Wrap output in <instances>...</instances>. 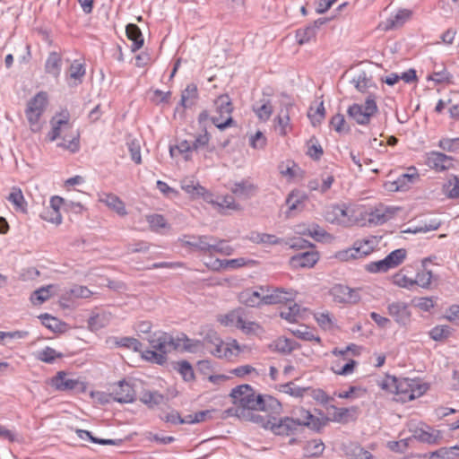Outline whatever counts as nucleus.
<instances>
[{"label": "nucleus", "mask_w": 459, "mask_h": 459, "mask_svg": "<svg viewBox=\"0 0 459 459\" xmlns=\"http://www.w3.org/2000/svg\"><path fill=\"white\" fill-rule=\"evenodd\" d=\"M50 125L51 130L48 134L49 141L54 142L60 139L61 141L57 143L58 147L73 153L79 151L80 134L70 122V114L67 110L55 115L50 120Z\"/></svg>", "instance_id": "nucleus-1"}, {"label": "nucleus", "mask_w": 459, "mask_h": 459, "mask_svg": "<svg viewBox=\"0 0 459 459\" xmlns=\"http://www.w3.org/2000/svg\"><path fill=\"white\" fill-rule=\"evenodd\" d=\"M147 341L152 350L144 351L142 356L144 359L159 365L166 362L168 352L180 346L172 335L161 331L150 333Z\"/></svg>", "instance_id": "nucleus-2"}, {"label": "nucleus", "mask_w": 459, "mask_h": 459, "mask_svg": "<svg viewBox=\"0 0 459 459\" xmlns=\"http://www.w3.org/2000/svg\"><path fill=\"white\" fill-rule=\"evenodd\" d=\"M232 112L233 105L229 95H221L214 100V114L211 120L219 130L223 131L227 127L236 126Z\"/></svg>", "instance_id": "nucleus-3"}, {"label": "nucleus", "mask_w": 459, "mask_h": 459, "mask_svg": "<svg viewBox=\"0 0 459 459\" xmlns=\"http://www.w3.org/2000/svg\"><path fill=\"white\" fill-rule=\"evenodd\" d=\"M48 103V95L46 91L38 92L28 101L25 115L32 132L38 133L41 130L40 117L43 115Z\"/></svg>", "instance_id": "nucleus-4"}, {"label": "nucleus", "mask_w": 459, "mask_h": 459, "mask_svg": "<svg viewBox=\"0 0 459 459\" xmlns=\"http://www.w3.org/2000/svg\"><path fill=\"white\" fill-rule=\"evenodd\" d=\"M262 395L253 392L248 397L241 398V403L229 411L233 412L238 418L259 423L263 417L255 413L261 408Z\"/></svg>", "instance_id": "nucleus-5"}, {"label": "nucleus", "mask_w": 459, "mask_h": 459, "mask_svg": "<svg viewBox=\"0 0 459 459\" xmlns=\"http://www.w3.org/2000/svg\"><path fill=\"white\" fill-rule=\"evenodd\" d=\"M392 383L395 385V393L402 402L414 400L424 394L428 390V385L421 383L419 379L392 378Z\"/></svg>", "instance_id": "nucleus-6"}, {"label": "nucleus", "mask_w": 459, "mask_h": 459, "mask_svg": "<svg viewBox=\"0 0 459 459\" xmlns=\"http://www.w3.org/2000/svg\"><path fill=\"white\" fill-rule=\"evenodd\" d=\"M376 96L368 94L364 104H352L348 108L349 117L359 125H368L371 117L377 112Z\"/></svg>", "instance_id": "nucleus-7"}, {"label": "nucleus", "mask_w": 459, "mask_h": 459, "mask_svg": "<svg viewBox=\"0 0 459 459\" xmlns=\"http://www.w3.org/2000/svg\"><path fill=\"white\" fill-rule=\"evenodd\" d=\"M259 423L263 424L265 429L272 430L275 435L289 436L297 430V422L292 417H285L280 420L275 418L267 420L262 419Z\"/></svg>", "instance_id": "nucleus-8"}, {"label": "nucleus", "mask_w": 459, "mask_h": 459, "mask_svg": "<svg viewBox=\"0 0 459 459\" xmlns=\"http://www.w3.org/2000/svg\"><path fill=\"white\" fill-rule=\"evenodd\" d=\"M388 315L401 326H406L411 322V312L409 305L403 301H394L387 305Z\"/></svg>", "instance_id": "nucleus-9"}, {"label": "nucleus", "mask_w": 459, "mask_h": 459, "mask_svg": "<svg viewBox=\"0 0 459 459\" xmlns=\"http://www.w3.org/2000/svg\"><path fill=\"white\" fill-rule=\"evenodd\" d=\"M330 293L338 303L356 304L360 299L359 290L346 285L336 284L331 289Z\"/></svg>", "instance_id": "nucleus-10"}, {"label": "nucleus", "mask_w": 459, "mask_h": 459, "mask_svg": "<svg viewBox=\"0 0 459 459\" xmlns=\"http://www.w3.org/2000/svg\"><path fill=\"white\" fill-rule=\"evenodd\" d=\"M325 219L328 222L347 226L351 220L343 205H331L325 212Z\"/></svg>", "instance_id": "nucleus-11"}, {"label": "nucleus", "mask_w": 459, "mask_h": 459, "mask_svg": "<svg viewBox=\"0 0 459 459\" xmlns=\"http://www.w3.org/2000/svg\"><path fill=\"white\" fill-rule=\"evenodd\" d=\"M111 395L116 402L128 403L134 401L135 394L133 386L122 380L112 386Z\"/></svg>", "instance_id": "nucleus-12"}, {"label": "nucleus", "mask_w": 459, "mask_h": 459, "mask_svg": "<svg viewBox=\"0 0 459 459\" xmlns=\"http://www.w3.org/2000/svg\"><path fill=\"white\" fill-rule=\"evenodd\" d=\"M294 299V293L287 291L282 289H265L264 287V304L273 305L286 302H292Z\"/></svg>", "instance_id": "nucleus-13"}, {"label": "nucleus", "mask_w": 459, "mask_h": 459, "mask_svg": "<svg viewBox=\"0 0 459 459\" xmlns=\"http://www.w3.org/2000/svg\"><path fill=\"white\" fill-rule=\"evenodd\" d=\"M240 303L251 307H260L264 304V287L260 286L256 289H246L238 294Z\"/></svg>", "instance_id": "nucleus-14"}, {"label": "nucleus", "mask_w": 459, "mask_h": 459, "mask_svg": "<svg viewBox=\"0 0 459 459\" xmlns=\"http://www.w3.org/2000/svg\"><path fill=\"white\" fill-rule=\"evenodd\" d=\"M397 209L380 204L368 213V222L374 225H382L391 220Z\"/></svg>", "instance_id": "nucleus-15"}, {"label": "nucleus", "mask_w": 459, "mask_h": 459, "mask_svg": "<svg viewBox=\"0 0 459 459\" xmlns=\"http://www.w3.org/2000/svg\"><path fill=\"white\" fill-rule=\"evenodd\" d=\"M209 349L215 357L220 359L230 358L239 351V346L235 340L230 343H226L221 339V343H214Z\"/></svg>", "instance_id": "nucleus-16"}, {"label": "nucleus", "mask_w": 459, "mask_h": 459, "mask_svg": "<svg viewBox=\"0 0 459 459\" xmlns=\"http://www.w3.org/2000/svg\"><path fill=\"white\" fill-rule=\"evenodd\" d=\"M318 259L317 252L307 251L292 256L290 264L294 268H311L316 264Z\"/></svg>", "instance_id": "nucleus-17"}, {"label": "nucleus", "mask_w": 459, "mask_h": 459, "mask_svg": "<svg viewBox=\"0 0 459 459\" xmlns=\"http://www.w3.org/2000/svg\"><path fill=\"white\" fill-rule=\"evenodd\" d=\"M354 348H356V345L351 344V345L347 346L344 350H340L338 348H334L332 351L333 355H334L336 357H341V358H342V360L345 361L344 365H342V367L341 368V369L339 371L340 376H347V375L353 373L354 368L357 365V361H355L352 359H347L346 355H347L348 351H352Z\"/></svg>", "instance_id": "nucleus-18"}, {"label": "nucleus", "mask_w": 459, "mask_h": 459, "mask_svg": "<svg viewBox=\"0 0 459 459\" xmlns=\"http://www.w3.org/2000/svg\"><path fill=\"white\" fill-rule=\"evenodd\" d=\"M245 316L246 315L243 308H237L230 311L225 315L219 316L217 320L221 325L224 326L236 327L239 329L240 325L243 324Z\"/></svg>", "instance_id": "nucleus-19"}, {"label": "nucleus", "mask_w": 459, "mask_h": 459, "mask_svg": "<svg viewBox=\"0 0 459 459\" xmlns=\"http://www.w3.org/2000/svg\"><path fill=\"white\" fill-rule=\"evenodd\" d=\"M209 235L201 236H183L179 238L178 241L184 247H189L193 251L205 252L207 241H209Z\"/></svg>", "instance_id": "nucleus-20"}, {"label": "nucleus", "mask_w": 459, "mask_h": 459, "mask_svg": "<svg viewBox=\"0 0 459 459\" xmlns=\"http://www.w3.org/2000/svg\"><path fill=\"white\" fill-rule=\"evenodd\" d=\"M99 201L105 204L109 209L115 211L120 216H125L127 213L124 202L114 194L102 193L100 195Z\"/></svg>", "instance_id": "nucleus-21"}, {"label": "nucleus", "mask_w": 459, "mask_h": 459, "mask_svg": "<svg viewBox=\"0 0 459 459\" xmlns=\"http://www.w3.org/2000/svg\"><path fill=\"white\" fill-rule=\"evenodd\" d=\"M79 384L77 379L68 377V374L59 371L52 377L51 385L59 391H68L74 389Z\"/></svg>", "instance_id": "nucleus-22"}, {"label": "nucleus", "mask_w": 459, "mask_h": 459, "mask_svg": "<svg viewBox=\"0 0 459 459\" xmlns=\"http://www.w3.org/2000/svg\"><path fill=\"white\" fill-rule=\"evenodd\" d=\"M112 315L107 311L93 313L88 319V328L91 332H97L109 325Z\"/></svg>", "instance_id": "nucleus-23"}, {"label": "nucleus", "mask_w": 459, "mask_h": 459, "mask_svg": "<svg viewBox=\"0 0 459 459\" xmlns=\"http://www.w3.org/2000/svg\"><path fill=\"white\" fill-rule=\"evenodd\" d=\"M292 415V418H294V420L297 422V427L303 425L310 428H316L317 426V419L315 418L309 411H307L303 407H297L293 409Z\"/></svg>", "instance_id": "nucleus-24"}, {"label": "nucleus", "mask_w": 459, "mask_h": 459, "mask_svg": "<svg viewBox=\"0 0 459 459\" xmlns=\"http://www.w3.org/2000/svg\"><path fill=\"white\" fill-rule=\"evenodd\" d=\"M428 164L437 170H445L452 167L453 159L444 153L434 152L428 157Z\"/></svg>", "instance_id": "nucleus-25"}, {"label": "nucleus", "mask_w": 459, "mask_h": 459, "mask_svg": "<svg viewBox=\"0 0 459 459\" xmlns=\"http://www.w3.org/2000/svg\"><path fill=\"white\" fill-rule=\"evenodd\" d=\"M6 199L13 204L16 212H27V202L20 187H12Z\"/></svg>", "instance_id": "nucleus-26"}, {"label": "nucleus", "mask_w": 459, "mask_h": 459, "mask_svg": "<svg viewBox=\"0 0 459 459\" xmlns=\"http://www.w3.org/2000/svg\"><path fill=\"white\" fill-rule=\"evenodd\" d=\"M62 57L57 52H50L45 64V72L55 78H58L61 73Z\"/></svg>", "instance_id": "nucleus-27"}, {"label": "nucleus", "mask_w": 459, "mask_h": 459, "mask_svg": "<svg viewBox=\"0 0 459 459\" xmlns=\"http://www.w3.org/2000/svg\"><path fill=\"white\" fill-rule=\"evenodd\" d=\"M290 108H291V106L281 108L275 118V128L279 131V134L281 136H285L291 130L289 111Z\"/></svg>", "instance_id": "nucleus-28"}, {"label": "nucleus", "mask_w": 459, "mask_h": 459, "mask_svg": "<svg viewBox=\"0 0 459 459\" xmlns=\"http://www.w3.org/2000/svg\"><path fill=\"white\" fill-rule=\"evenodd\" d=\"M333 409L334 410V412L333 413V420L341 423H347L349 421L355 420L359 412L357 407L337 408L333 406Z\"/></svg>", "instance_id": "nucleus-29"}, {"label": "nucleus", "mask_w": 459, "mask_h": 459, "mask_svg": "<svg viewBox=\"0 0 459 459\" xmlns=\"http://www.w3.org/2000/svg\"><path fill=\"white\" fill-rule=\"evenodd\" d=\"M324 22L321 20H317L313 24L308 25L304 29L298 30L296 33L298 43L299 45H303L309 42L311 39H315L316 30Z\"/></svg>", "instance_id": "nucleus-30"}, {"label": "nucleus", "mask_w": 459, "mask_h": 459, "mask_svg": "<svg viewBox=\"0 0 459 459\" xmlns=\"http://www.w3.org/2000/svg\"><path fill=\"white\" fill-rule=\"evenodd\" d=\"M126 36L133 42L131 49L133 52L140 49L143 45V37L137 25L130 23L126 26Z\"/></svg>", "instance_id": "nucleus-31"}, {"label": "nucleus", "mask_w": 459, "mask_h": 459, "mask_svg": "<svg viewBox=\"0 0 459 459\" xmlns=\"http://www.w3.org/2000/svg\"><path fill=\"white\" fill-rule=\"evenodd\" d=\"M256 186L249 181L244 180L235 183L231 187V192L238 197L249 198L255 195Z\"/></svg>", "instance_id": "nucleus-32"}, {"label": "nucleus", "mask_w": 459, "mask_h": 459, "mask_svg": "<svg viewBox=\"0 0 459 459\" xmlns=\"http://www.w3.org/2000/svg\"><path fill=\"white\" fill-rule=\"evenodd\" d=\"M253 110L262 121H267L273 114V108L269 100L263 99L253 106Z\"/></svg>", "instance_id": "nucleus-33"}, {"label": "nucleus", "mask_w": 459, "mask_h": 459, "mask_svg": "<svg viewBox=\"0 0 459 459\" xmlns=\"http://www.w3.org/2000/svg\"><path fill=\"white\" fill-rule=\"evenodd\" d=\"M411 15V12L407 9L399 10L394 16L386 21L385 30H392L403 26Z\"/></svg>", "instance_id": "nucleus-34"}, {"label": "nucleus", "mask_w": 459, "mask_h": 459, "mask_svg": "<svg viewBox=\"0 0 459 459\" xmlns=\"http://www.w3.org/2000/svg\"><path fill=\"white\" fill-rule=\"evenodd\" d=\"M181 188L193 198L204 196L206 193V189L193 179H183L181 181Z\"/></svg>", "instance_id": "nucleus-35"}, {"label": "nucleus", "mask_w": 459, "mask_h": 459, "mask_svg": "<svg viewBox=\"0 0 459 459\" xmlns=\"http://www.w3.org/2000/svg\"><path fill=\"white\" fill-rule=\"evenodd\" d=\"M55 286L52 284L41 287L34 290L30 296V301L34 305H40L47 301L53 295V290Z\"/></svg>", "instance_id": "nucleus-36"}, {"label": "nucleus", "mask_w": 459, "mask_h": 459, "mask_svg": "<svg viewBox=\"0 0 459 459\" xmlns=\"http://www.w3.org/2000/svg\"><path fill=\"white\" fill-rule=\"evenodd\" d=\"M194 152L192 143L186 140L180 141L177 145L169 147L170 156L176 157L178 154H182L185 160L191 159V153Z\"/></svg>", "instance_id": "nucleus-37"}, {"label": "nucleus", "mask_w": 459, "mask_h": 459, "mask_svg": "<svg viewBox=\"0 0 459 459\" xmlns=\"http://www.w3.org/2000/svg\"><path fill=\"white\" fill-rule=\"evenodd\" d=\"M259 411L280 414L282 411V407L276 398L270 395H262L261 408H259Z\"/></svg>", "instance_id": "nucleus-38"}, {"label": "nucleus", "mask_w": 459, "mask_h": 459, "mask_svg": "<svg viewBox=\"0 0 459 459\" xmlns=\"http://www.w3.org/2000/svg\"><path fill=\"white\" fill-rule=\"evenodd\" d=\"M307 200L306 195L299 191H292L289 194L286 203L289 205L290 212L301 210L304 207V202Z\"/></svg>", "instance_id": "nucleus-39"}, {"label": "nucleus", "mask_w": 459, "mask_h": 459, "mask_svg": "<svg viewBox=\"0 0 459 459\" xmlns=\"http://www.w3.org/2000/svg\"><path fill=\"white\" fill-rule=\"evenodd\" d=\"M197 99V87L195 84H188L186 89L182 91L180 104L184 108L191 107L194 105Z\"/></svg>", "instance_id": "nucleus-40"}, {"label": "nucleus", "mask_w": 459, "mask_h": 459, "mask_svg": "<svg viewBox=\"0 0 459 459\" xmlns=\"http://www.w3.org/2000/svg\"><path fill=\"white\" fill-rule=\"evenodd\" d=\"M407 256V251L405 248H398L392 251L385 258L390 269H394L403 263Z\"/></svg>", "instance_id": "nucleus-41"}, {"label": "nucleus", "mask_w": 459, "mask_h": 459, "mask_svg": "<svg viewBox=\"0 0 459 459\" xmlns=\"http://www.w3.org/2000/svg\"><path fill=\"white\" fill-rule=\"evenodd\" d=\"M63 354L51 347H45L35 353V358L45 363H53L56 359L62 358Z\"/></svg>", "instance_id": "nucleus-42"}, {"label": "nucleus", "mask_w": 459, "mask_h": 459, "mask_svg": "<svg viewBox=\"0 0 459 459\" xmlns=\"http://www.w3.org/2000/svg\"><path fill=\"white\" fill-rule=\"evenodd\" d=\"M308 388L296 385L293 382H289L279 386V391L290 396L299 398L303 397Z\"/></svg>", "instance_id": "nucleus-43"}, {"label": "nucleus", "mask_w": 459, "mask_h": 459, "mask_svg": "<svg viewBox=\"0 0 459 459\" xmlns=\"http://www.w3.org/2000/svg\"><path fill=\"white\" fill-rule=\"evenodd\" d=\"M175 369L181 375L182 378L190 382L195 379V372L191 364L186 360L178 361Z\"/></svg>", "instance_id": "nucleus-44"}, {"label": "nucleus", "mask_w": 459, "mask_h": 459, "mask_svg": "<svg viewBox=\"0 0 459 459\" xmlns=\"http://www.w3.org/2000/svg\"><path fill=\"white\" fill-rule=\"evenodd\" d=\"M254 392L249 385H241L232 389L230 396L233 399L235 407L241 403V398L248 397Z\"/></svg>", "instance_id": "nucleus-45"}, {"label": "nucleus", "mask_w": 459, "mask_h": 459, "mask_svg": "<svg viewBox=\"0 0 459 459\" xmlns=\"http://www.w3.org/2000/svg\"><path fill=\"white\" fill-rule=\"evenodd\" d=\"M351 82L354 84V87L362 93L368 92L370 87H375L372 83L371 80L367 77L365 72L359 74L357 77L353 78Z\"/></svg>", "instance_id": "nucleus-46"}, {"label": "nucleus", "mask_w": 459, "mask_h": 459, "mask_svg": "<svg viewBox=\"0 0 459 459\" xmlns=\"http://www.w3.org/2000/svg\"><path fill=\"white\" fill-rule=\"evenodd\" d=\"M140 400L150 408H153L163 403L164 396L158 392H146L143 394Z\"/></svg>", "instance_id": "nucleus-47"}, {"label": "nucleus", "mask_w": 459, "mask_h": 459, "mask_svg": "<svg viewBox=\"0 0 459 459\" xmlns=\"http://www.w3.org/2000/svg\"><path fill=\"white\" fill-rule=\"evenodd\" d=\"M245 334L258 335L264 333L263 327L255 321H248L246 316L243 319V324L240 325V328Z\"/></svg>", "instance_id": "nucleus-48"}, {"label": "nucleus", "mask_w": 459, "mask_h": 459, "mask_svg": "<svg viewBox=\"0 0 459 459\" xmlns=\"http://www.w3.org/2000/svg\"><path fill=\"white\" fill-rule=\"evenodd\" d=\"M175 341L180 343L179 347H183L186 351L190 352H195L202 347L200 341L189 339L186 334H182L181 337L177 338Z\"/></svg>", "instance_id": "nucleus-49"}, {"label": "nucleus", "mask_w": 459, "mask_h": 459, "mask_svg": "<svg viewBox=\"0 0 459 459\" xmlns=\"http://www.w3.org/2000/svg\"><path fill=\"white\" fill-rule=\"evenodd\" d=\"M273 347L276 351L288 354L295 349V342L287 338L280 337L274 341Z\"/></svg>", "instance_id": "nucleus-50"}, {"label": "nucleus", "mask_w": 459, "mask_h": 459, "mask_svg": "<svg viewBox=\"0 0 459 459\" xmlns=\"http://www.w3.org/2000/svg\"><path fill=\"white\" fill-rule=\"evenodd\" d=\"M299 306L296 303H293L291 306L282 308L280 312V316L281 318H284L287 321L293 323L299 319Z\"/></svg>", "instance_id": "nucleus-51"}, {"label": "nucleus", "mask_w": 459, "mask_h": 459, "mask_svg": "<svg viewBox=\"0 0 459 459\" xmlns=\"http://www.w3.org/2000/svg\"><path fill=\"white\" fill-rule=\"evenodd\" d=\"M128 151L131 155L132 160L135 164L142 163V156H141V143L137 139H133L127 142Z\"/></svg>", "instance_id": "nucleus-52"}, {"label": "nucleus", "mask_w": 459, "mask_h": 459, "mask_svg": "<svg viewBox=\"0 0 459 459\" xmlns=\"http://www.w3.org/2000/svg\"><path fill=\"white\" fill-rule=\"evenodd\" d=\"M451 334V328L448 325H437L431 329L429 335L434 341H443Z\"/></svg>", "instance_id": "nucleus-53"}, {"label": "nucleus", "mask_w": 459, "mask_h": 459, "mask_svg": "<svg viewBox=\"0 0 459 459\" xmlns=\"http://www.w3.org/2000/svg\"><path fill=\"white\" fill-rule=\"evenodd\" d=\"M307 116L310 118L311 123L314 126H316L317 124H320L325 116V109L323 101H321L318 104L316 109L310 108Z\"/></svg>", "instance_id": "nucleus-54"}, {"label": "nucleus", "mask_w": 459, "mask_h": 459, "mask_svg": "<svg viewBox=\"0 0 459 459\" xmlns=\"http://www.w3.org/2000/svg\"><path fill=\"white\" fill-rule=\"evenodd\" d=\"M293 333L299 339L304 341H315L320 342L319 336H316L313 331L309 330L307 326H300L299 328L293 330Z\"/></svg>", "instance_id": "nucleus-55"}, {"label": "nucleus", "mask_w": 459, "mask_h": 459, "mask_svg": "<svg viewBox=\"0 0 459 459\" xmlns=\"http://www.w3.org/2000/svg\"><path fill=\"white\" fill-rule=\"evenodd\" d=\"M146 220L152 230L158 231L160 229L167 227V221L163 215L160 214H152L146 217Z\"/></svg>", "instance_id": "nucleus-56"}, {"label": "nucleus", "mask_w": 459, "mask_h": 459, "mask_svg": "<svg viewBox=\"0 0 459 459\" xmlns=\"http://www.w3.org/2000/svg\"><path fill=\"white\" fill-rule=\"evenodd\" d=\"M116 344L120 347H126L133 350L134 351H140L142 343L133 337H122L116 342Z\"/></svg>", "instance_id": "nucleus-57"}, {"label": "nucleus", "mask_w": 459, "mask_h": 459, "mask_svg": "<svg viewBox=\"0 0 459 459\" xmlns=\"http://www.w3.org/2000/svg\"><path fill=\"white\" fill-rule=\"evenodd\" d=\"M393 283L400 288L411 289L414 286L413 279L407 277L402 272L393 276Z\"/></svg>", "instance_id": "nucleus-58"}, {"label": "nucleus", "mask_w": 459, "mask_h": 459, "mask_svg": "<svg viewBox=\"0 0 459 459\" xmlns=\"http://www.w3.org/2000/svg\"><path fill=\"white\" fill-rule=\"evenodd\" d=\"M418 178L417 174L404 173L399 176L396 184V190H405L410 184H412Z\"/></svg>", "instance_id": "nucleus-59"}, {"label": "nucleus", "mask_w": 459, "mask_h": 459, "mask_svg": "<svg viewBox=\"0 0 459 459\" xmlns=\"http://www.w3.org/2000/svg\"><path fill=\"white\" fill-rule=\"evenodd\" d=\"M40 217L44 221L56 225L62 222V215L60 212H55L48 207L44 209V211L40 214Z\"/></svg>", "instance_id": "nucleus-60"}, {"label": "nucleus", "mask_w": 459, "mask_h": 459, "mask_svg": "<svg viewBox=\"0 0 459 459\" xmlns=\"http://www.w3.org/2000/svg\"><path fill=\"white\" fill-rule=\"evenodd\" d=\"M333 128L338 133H344L349 131V127L346 125L344 116L342 114H336L331 118L330 121Z\"/></svg>", "instance_id": "nucleus-61"}, {"label": "nucleus", "mask_w": 459, "mask_h": 459, "mask_svg": "<svg viewBox=\"0 0 459 459\" xmlns=\"http://www.w3.org/2000/svg\"><path fill=\"white\" fill-rule=\"evenodd\" d=\"M84 74L85 68L82 64L75 61L70 65L69 75L71 79L78 80L81 82Z\"/></svg>", "instance_id": "nucleus-62"}, {"label": "nucleus", "mask_w": 459, "mask_h": 459, "mask_svg": "<svg viewBox=\"0 0 459 459\" xmlns=\"http://www.w3.org/2000/svg\"><path fill=\"white\" fill-rule=\"evenodd\" d=\"M41 323L48 329L56 332L60 328V321L49 314H42L39 316Z\"/></svg>", "instance_id": "nucleus-63"}, {"label": "nucleus", "mask_w": 459, "mask_h": 459, "mask_svg": "<svg viewBox=\"0 0 459 459\" xmlns=\"http://www.w3.org/2000/svg\"><path fill=\"white\" fill-rule=\"evenodd\" d=\"M351 459H372L371 453L364 449L360 446H355L351 448L350 453Z\"/></svg>", "instance_id": "nucleus-64"}]
</instances>
